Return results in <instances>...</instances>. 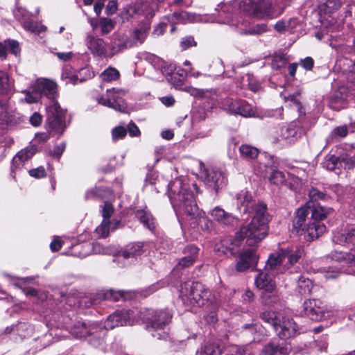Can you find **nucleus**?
Instances as JSON below:
<instances>
[{
	"mask_svg": "<svg viewBox=\"0 0 355 355\" xmlns=\"http://www.w3.org/2000/svg\"><path fill=\"white\" fill-rule=\"evenodd\" d=\"M284 4L279 0H275L274 3H268V17H277L279 16L284 10Z\"/></svg>",
	"mask_w": 355,
	"mask_h": 355,
	"instance_id": "obj_36",
	"label": "nucleus"
},
{
	"mask_svg": "<svg viewBox=\"0 0 355 355\" xmlns=\"http://www.w3.org/2000/svg\"><path fill=\"white\" fill-rule=\"evenodd\" d=\"M23 27L25 30L35 33H40L41 32L45 31L46 29V27L44 25L37 22H33L32 21H24Z\"/></svg>",
	"mask_w": 355,
	"mask_h": 355,
	"instance_id": "obj_46",
	"label": "nucleus"
},
{
	"mask_svg": "<svg viewBox=\"0 0 355 355\" xmlns=\"http://www.w3.org/2000/svg\"><path fill=\"white\" fill-rule=\"evenodd\" d=\"M220 107L225 112L239 114L244 117L254 116L257 110L244 100H239L232 97L223 98L219 103Z\"/></svg>",
	"mask_w": 355,
	"mask_h": 355,
	"instance_id": "obj_8",
	"label": "nucleus"
},
{
	"mask_svg": "<svg viewBox=\"0 0 355 355\" xmlns=\"http://www.w3.org/2000/svg\"><path fill=\"white\" fill-rule=\"evenodd\" d=\"M211 215L217 220L225 225H233L235 221V218L231 214L219 207L214 208L211 211Z\"/></svg>",
	"mask_w": 355,
	"mask_h": 355,
	"instance_id": "obj_32",
	"label": "nucleus"
},
{
	"mask_svg": "<svg viewBox=\"0 0 355 355\" xmlns=\"http://www.w3.org/2000/svg\"><path fill=\"white\" fill-rule=\"evenodd\" d=\"M182 205H180L179 209H177V205L175 203H173V207L174 208L176 212H181L182 210L187 215L189 216H196L198 211V207L196 204V201H180Z\"/></svg>",
	"mask_w": 355,
	"mask_h": 355,
	"instance_id": "obj_30",
	"label": "nucleus"
},
{
	"mask_svg": "<svg viewBox=\"0 0 355 355\" xmlns=\"http://www.w3.org/2000/svg\"><path fill=\"white\" fill-rule=\"evenodd\" d=\"M100 26L101 28V33L103 35L109 33L114 28V24L110 19H101L100 21Z\"/></svg>",
	"mask_w": 355,
	"mask_h": 355,
	"instance_id": "obj_52",
	"label": "nucleus"
},
{
	"mask_svg": "<svg viewBox=\"0 0 355 355\" xmlns=\"http://www.w3.org/2000/svg\"><path fill=\"white\" fill-rule=\"evenodd\" d=\"M284 251H286L285 258H288V263L286 266H293L295 263H297L301 257H302L304 254V249L302 246H297L295 250H290L289 248L283 249Z\"/></svg>",
	"mask_w": 355,
	"mask_h": 355,
	"instance_id": "obj_28",
	"label": "nucleus"
},
{
	"mask_svg": "<svg viewBox=\"0 0 355 355\" xmlns=\"http://www.w3.org/2000/svg\"><path fill=\"white\" fill-rule=\"evenodd\" d=\"M303 132L301 127L295 123H291L288 127L278 128L272 135L273 143L284 142L291 144L299 139Z\"/></svg>",
	"mask_w": 355,
	"mask_h": 355,
	"instance_id": "obj_11",
	"label": "nucleus"
},
{
	"mask_svg": "<svg viewBox=\"0 0 355 355\" xmlns=\"http://www.w3.org/2000/svg\"><path fill=\"white\" fill-rule=\"evenodd\" d=\"M85 44L94 56L111 58L108 55L110 53L109 45L103 38L95 36L91 33H87Z\"/></svg>",
	"mask_w": 355,
	"mask_h": 355,
	"instance_id": "obj_12",
	"label": "nucleus"
},
{
	"mask_svg": "<svg viewBox=\"0 0 355 355\" xmlns=\"http://www.w3.org/2000/svg\"><path fill=\"white\" fill-rule=\"evenodd\" d=\"M87 328L88 323H85L81 321H77L70 328L69 332L73 336H74L76 338L86 339L87 334Z\"/></svg>",
	"mask_w": 355,
	"mask_h": 355,
	"instance_id": "obj_31",
	"label": "nucleus"
},
{
	"mask_svg": "<svg viewBox=\"0 0 355 355\" xmlns=\"http://www.w3.org/2000/svg\"><path fill=\"white\" fill-rule=\"evenodd\" d=\"M124 94L123 90L112 88L107 89L106 94L98 97L97 101L101 105L122 112L126 108L125 103L122 99Z\"/></svg>",
	"mask_w": 355,
	"mask_h": 355,
	"instance_id": "obj_10",
	"label": "nucleus"
},
{
	"mask_svg": "<svg viewBox=\"0 0 355 355\" xmlns=\"http://www.w3.org/2000/svg\"><path fill=\"white\" fill-rule=\"evenodd\" d=\"M222 349L216 342H207L196 352V355H220Z\"/></svg>",
	"mask_w": 355,
	"mask_h": 355,
	"instance_id": "obj_29",
	"label": "nucleus"
},
{
	"mask_svg": "<svg viewBox=\"0 0 355 355\" xmlns=\"http://www.w3.org/2000/svg\"><path fill=\"white\" fill-rule=\"evenodd\" d=\"M313 288V283L309 278L300 277L297 283V292L300 295L310 294Z\"/></svg>",
	"mask_w": 355,
	"mask_h": 355,
	"instance_id": "obj_38",
	"label": "nucleus"
},
{
	"mask_svg": "<svg viewBox=\"0 0 355 355\" xmlns=\"http://www.w3.org/2000/svg\"><path fill=\"white\" fill-rule=\"evenodd\" d=\"M266 213L265 206L259 207L250 224L243 226L236 233L234 239L224 238L215 246L216 251L223 254L229 251L232 255L237 257L235 264L237 272H244L257 263L258 257L254 250L248 248L241 250V248L244 239H246V243L248 245H253L265 237L266 235Z\"/></svg>",
	"mask_w": 355,
	"mask_h": 355,
	"instance_id": "obj_1",
	"label": "nucleus"
},
{
	"mask_svg": "<svg viewBox=\"0 0 355 355\" xmlns=\"http://www.w3.org/2000/svg\"><path fill=\"white\" fill-rule=\"evenodd\" d=\"M148 33V28H140L136 29L132 34V40L130 41L132 43V46L137 44H141L144 42Z\"/></svg>",
	"mask_w": 355,
	"mask_h": 355,
	"instance_id": "obj_47",
	"label": "nucleus"
},
{
	"mask_svg": "<svg viewBox=\"0 0 355 355\" xmlns=\"http://www.w3.org/2000/svg\"><path fill=\"white\" fill-rule=\"evenodd\" d=\"M65 148V143H62L59 145L55 146L50 154L51 156L55 157L59 159L61 155H62L63 152L64 151Z\"/></svg>",
	"mask_w": 355,
	"mask_h": 355,
	"instance_id": "obj_63",
	"label": "nucleus"
},
{
	"mask_svg": "<svg viewBox=\"0 0 355 355\" xmlns=\"http://www.w3.org/2000/svg\"><path fill=\"white\" fill-rule=\"evenodd\" d=\"M4 43L6 46L7 52L10 51L12 53L17 55L20 51L19 43L17 41L6 40L4 41Z\"/></svg>",
	"mask_w": 355,
	"mask_h": 355,
	"instance_id": "obj_56",
	"label": "nucleus"
},
{
	"mask_svg": "<svg viewBox=\"0 0 355 355\" xmlns=\"http://www.w3.org/2000/svg\"><path fill=\"white\" fill-rule=\"evenodd\" d=\"M78 74V83L85 81L86 80L90 79L94 76V73L92 68L89 67H85L80 69L77 71Z\"/></svg>",
	"mask_w": 355,
	"mask_h": 355,
	"instance_id": "obj_48",
	"label": "nucleus"
},
{
	"mask_svg": "<svg viewBox=\"0 0 355 355\" xmlns=\"http://www.w3.org/2000/svg\"><path fill=\"white\" fill-rule=\"evenodd\" d=\"M180 297L187 306H206L210 310L218 306L214 294L203 284L197 282H188L182 286Z\"/></svg>",
	"mask_w": 355,
	"mask_h": 355,
	"instance_id": "obj_3",
	"label": "nucleus"
},
{
	"mask_svg": "<svg viewBox=\"0 0 355 355\" xmlns=\"http://www.w3.org/2000/svg\"><path fill=\"white\" fill-rule=\"evenodd\" d=\"M132 46V43L129 40L128 35L123 33H114L111 39L110 45H109L110 58L119 53L121 51Z\"/></svg>",
	"mask_w": 355,
	"mask_h": 355,
	"instance_id": "obj_16",
	"label": "nucleus"
},
{
	"mask_svg": "<svg viewBox=\"0 0 355 355\" xmlns=\"http://www.w3.org/2000/svg\"><path fill=\"white\" fill-rule=\"evenodd\" d=\"M167 80L175 88H180L184 83L182 78H179L177 74H175L174 73L168 78Z\"/></svg>",
	"mask_w": 355,
	"mask_h": 355,
	"instance_id": "obj_62",
	"label": "nucleus"
},
{
	"mask_svg": "<svg viewBox=\"0 0 355 355\" xmlns=\"http://www.w3.org/2000/svg\"><path fill=\"white\" fill-rule=\"evenodd\" d=\"M61 78L66 81V84L76 85L78 83L77 72H73L69 66L63 67Z\"/></svg>",
	"mask_w": 355,
	"mask_h": 355,
	"instance_id": "obj_41",
	"label": "nucleus"
},
{
	"mask_svg": "<svg viewBox=\"0 0 355 355\" xmlns=\"http://www.w3.org/2000/svg\"><path fill=\"white\" fill-rule=\"evenodd\" d=\"M287 62L286 56L282 52L275 53L270 56V66L274 70H278L284 67Z\"/></svg>",
	"mask_w": 355,
	"mask_h": 355,
	"instance_id": "obj_33",
	"label": "nucleus"
},
{
	"mask_svg": "<svg viewBox=\"0 0 355 355\" xmlns=\"http://www.w3.org/2000/svg\"><path fill=\"white\" fill-rule=\"evenodd\" d=\"M167 195L170 200H191L195 196L189 193L187 185L182 180L176 178L168 185Z\"/></svg>",
	"mask_w": 355,
	"mask_h": 355,
	"instance_id": "obj_14",
	"label": "nucleus"
},
{
	"mask_svg": "<svg viewBox=\"0 0 355 355\" xmlns=\"http://www.w3.org/2000/svg\"><path fill=\"white\" fill-rule=\"evenodd\" d=\"M116 318L117 315L113 313L108 316L105 323L103 324L107 330L112 329L115 327H120L119 325V323L117 322V319H116Z\"/></svg>",
	"mask_w": 355,
	"mask_h": 355,
	"instance_id": "obj_58",
	"label": "nucleus"
},
{
	"mask_svg": "<svg viewBox=\"0 0 355 355\" xmlns=\"http://www.w3.org/2000/svg\"><path fill=\"white\" fill-rule=\"evenodd\" d=\"M224 352L226 355H250L246 347H242L234 344H227L224 347Z\"/></svg>",
	"mask_w": 355,
	"mask_h": 355,
	"instance_id": "obj_35",
	"label": "nucleus"
},
{
	"mask_svg": "<svg viewBox=\"0 0 355 355\" xmlns=\"http://www.w3.org/2000/svg\"><path fill=\"white\" fill-rule=\"evenodd\" d=\"M119 224L117 220L103 219L102 223L96 228L95 234L98 238L108 236L110 232L116 230Z\"/></svg>",
	"mask_w": 355,
	"mask_h": 355,
	"instance_id": "obj_24",
	"label": "nucleus"
},
{
	"mask_svg": "<svg viewBox=\"0 0 355 355\" xmlns=\"http://www.w3.org/2000/svg\"><path fill=\"white\" fill-rule=\"evenodd\" d=\"M339 163V158L335 155L328 157L323 163L324 167L329 170H334Z\"/></svg>",
	"mask_w": 355,
	"mask_h": 355,
	"instance_id": "obj_53",
	"label": "nucleus"
},
{
	"mask_svg": "<svg viewBox=\"0 0 355 355\" xmlns=\"http://www.w3.org/2000/svg\"><path fill=\"white\" fill-rule=\"evenodd\" d=\"M37 148L35 145H31L18 152L13 157L11 166V174L15 178L16 171L21 169L26 161L31 159L36 153Z\"/></svg>",
	"mask_w": 355,
	"mask_h": 355,
	"instance_id": "obj_15",
	"label": "nucleus"
},
{
	"mask_svg": "<svg viewBox=\"0 0 355 355\" xmlns=\"http://www.w3.org/2000/svg\"><path fill=\"white\" fill-rule=\"evenodd\" d=\"M116 314L117 322L120 327L125 325H132L139 318V311L137 310H121L113 313Z\"/></svg>",
	"mask_w": 355,
	"mask_h": 355,
	"instance_id": "obj_23",
	"label": "nucleus"
},
{
	"mask_svg": "<svg viewBox=\"0 0 355 355\" xmlns=\"http://www.w3.org/2000/svg\"><path fill=\"white\" fill-rule=\"evenodd\" d=\"M320 272L324 274L326 279H335L338 277L339 272L338 271L332 270L330 267H320L319 268Z\"/></svg>",
	"mask_w": 355,
	"mask_h": 355,
	"instance_id": "obj_61",
	"label": "nucleus"
},
{
	"mask_svg": "<svg viewBox=\"0 0 355 355\" xmlns=\"http://www.w3.org/2000/svg\"><path fill=\"white\" fill-rule=\"evenodd\" d=\"M16 331L21 337H26L33 331V327L26 323H19L16 326Z\"/></svg>",
	"mask_w": 355,
	"mask_h": 355,
	"instance_id": "obj_50",
	"label": "nucleus"
},
{
	"mask_svg": "<svg viewBox=\"0 0 355 355\" xmlns=\"http://www.w3.org/2000/svg\"><path fill=\"white\" fill-rule=\"evenodd\" d=\"M199 249L195 245H188L184 250V254H191V257L184 256L178 262V266L188 268L193 264L198 257Z\"/></svg>",
	"mask_w": 355,
	"mask_h": 355,
	"instance_id": "obj_26",
	"label": "nucleus"
},
{
	"mask_svg": "<svg viewBox=\"0 0 355 355\" xmlns=\"http://www.w3.org/2000/svg\"><path fill=\"white\" fill-rule=\"evenodd\" d=\"M313 201H307L305 206L300 207L296 212V216L293 220V229L296 230L297 233L304 231V225L306 221V217L311 214V206L308 205L309 202Z\"/></svg>",
	"mask_w": 355,
	"mask_h": 355,
	"instance_id": "obj_22",
	"label": "nucleus"
},
{
	"mask_svg": "<svg viewBox=\"0 0 355 355\" xmlns=\"http://www.w3.org/2000/svg\"><path fill=\"white\" fill-rule=\"evenodd\" d=\"M145 244L141 242L128 244L121 252V255L125 258L137 257L141 256L145 251Z\"/></svg>",
	"mask_w": 355,
	"mask_h": 355,
	"instance_id": "obj_25",
	"label": "nucleus"
},
{
	"mask_svg": "<svg viewBox=\"0 0 355 355\" xmlns=\"http://www.w3.org/2000/svg\"><path fill=\"white\" fill-rule=\"evenodd\" d=\"M137 216L140 218L141 222L150 230L155 227L154 219L150 213L146 211H137Z\"/></svg>",
	"mask_w": 355,
	"mask_h": 355,
	"instance_id": "obj_43",
	"label": "nucleus"
},
{
	"mask_svg": "<svg viewBox=\"0 0 355 355\" xmlns=\"http://www.w3.org/2000/svg\"><path fill=\"white\" fill-rule=\"evenodd\" d=\"M343 189L339 185H334L325 192L313 188L309 191L310 200H322L324 198H335L342 197Z\"/></svg>",
	"mask_w": 355,
	"mask_h": 355,
	"instance_id": "obj_18",
	"label": "nucleus"
},
{
	"mask_svg": "<svg viewBox=\"0 0 355 355\" xmlns=\"http://www.w3.org/2000/svg\"><path fill=\"white\" fill-rule=\"evenodd\" d=\"M327 347V335H322L312 343H310V352L313 355H318L319 352H326Z\"/></svg>",
	"mask_w": 355,
	"mask_h": 355,
	"instance_id": "obj_27",
	"label": "nucleus"
},
{
	"mask_svg": "<svg viewBox=\"0 0 355 355\" xmlns=\"http://www.w3.org/2000/svg\"><path fill=\"white\" fill-rule=\"evenodd\" d=\"M303 311L312 320L320 321L334 315L338 309L327 306L320 300L310 299L304 302Z\"/></svg>",
	"mask_w": 355,
	"mask_h": 355,
	"instance_id": "obj_7",
	"label": "nucleus"
},
{
	"mask_svg": "<svg viewBox=\"0 0 355 355\" xmlns=\"http://www.w3.org/2000/svg\"><path fill=\"white\" fill-rule=\"evenodd\" d=\"M348 133V128L347 125H342L335 128L333 130L332 134L335 137H345Z\"/></svg>",
	"mask_w": 355,
	"mask_h": 355,
	"instance_id": "obj_64",
	"label": "nucleus"
},
{
	"mask_svg": "<svg viewBox=\"0 0 355 355\" xmlns=\"http://www.w3.org/2000/svg\"><path fill=\"white\" fill-rule=\"evenodd\" d=\"M107 330L104 324L98 322L88 323L86 339L93 346L98 347L104 343Z\"/></svg>",
	"mask_w": 355,
	"mask_h": 355,
	"instance_id": "obj_13",
	"label": "nucleus"
},
{
	"mask_svg": "<svg viewBox=\"0 0 355 355\" xmlns=\"http://www.w3.org/2000/svg\"><path fill=\"white\" fill-rule=\"evenodd\" d=\"M304 239L307 241H312L318 239L326 231V226L322 222L318 221L317 220H309V223L304 225Z\"/></svg>",
	"mask_w": 355,
	"mask_h": 355,
	"instance_id": "obj_17",
	"label": "nucleus"
},
{
	"mask_svg": "<svg viewBox=\"0 0 355 355\" xmlns=\"http://www.w3.org/2000/svg\"><path fill=\"white\" fill-rule=\"evenodd\" d=\"M270 182L274 184H282L286 180L285 174L279 170H273L268 178Z\"/></svg>",
	"mask_w": 355,
	"mask_h": 355,
	"instance_id": "obj_49",
	"label": "nucleus"
},
{
	"mask_svg": "<svg viewBox=\"0 0 355 355\" xmlns=\"http://www.w3.org/2000/svg\"><path fill=\"white\" fill-rule=\"evenodd\" d=\"M286 253V251H284L283 249H280L277 252L270 254L268 258V266H269L271 270H276L277 273H282L288 268V266L286 265L282 266L283 260L285 259Z\"/></svg>",
	"mask_w": 355,
	"mask_h": 355,
	"instance_id": "obj_20",
	"label": "nucleus"
},
{
	"mask_svg": "<svg viewBox=\"0 0 355 355\" xmlns=\"http://www.w3.org/2000/svg\"><path fill=\"white\" fill-rule=\"evenodd\" d=\"M21 93L25 94L24 101L29 104L36 103L42 96H46L50 100V103L46 108L47 123L51 129L62 132L64 129L65 112L55 101L57 85L54 81L39 78L30 89L22 90Z\"/></svg>",
	"mask_w": 355,
	"mask_h": 355,
	"instance_id": "obj_2",
	"label": "nucleus"
},
{
	"mask_svg": "<svg viewBox=\"0 0 355 355\" xmlns=\"http://www.w3.org/2000/svg\"><path fill=\"white\" fill-rule=\"evenodd\" d=\"M332 240L334 243L340 245H354L355 227L349 226L343 232L335 233Z\"/></svg>",
	"mask_w": 355,
	"mask_h": 355,
	"instance_id": "obj_19",
	"label": "nucleus"
},
{
	"mask_svg": "<svg viewBox=\"0 0 355 355\" xmlns=\"http://www.w3.org/2000/svg\"><path fill=\"white\" fill-rule=\"evenodd\" d=\"M105 298L113 301H119L121 298H125L124 292L122 291H114L110 290L105 294Z\"/></svg>",
	"mask_w": 355,
	"mask_h": 355,
	"instance_id": "obj_57",
	"label": "nucleus"
},
{
	"mask_svg": "<svg viewBox=\"0 0 355 355\" xmlns=\"http://www.w3.org/2000/svg\"><path fill=\"white\" fill-rule=\"evenodd\" d=\"M12 87V84L10 81L8 75L3 71H0V93L3 95L8 94Z\"/></svg>",
	"mask_w": 355,
	"mask_h": 355,
	"instance_id": "obj_39",
	"label": "nucleus"
},
{
	"mask_svg": "<svg viewBox=\"0 0 355 355\" xmlns=\"http://www.w3.org/2000/svg\"><path fill=\"white\" fill-rule=\"evenodd\" d=\"M311 212V218L309 220H317L322 222L327 216L328 211L320 206L312 207Z\"/></svg>",
	"mask_w": 355,
	"mask_h": 355,
	"instance_id": "obj_44",
	"label": "nucleus"
},
{
	"mask_svg": "<svg viewBox=\"0 0 355 355\" xmlns=\"http://www.w3.org/2000/svg\"><path fill=\"white\" fill-rule=\"evenodd\" d=\"M170 19L173 23L185 24L194 21L193 16L186 11L173 12L170 17Z\"/></svg>",
	"mask_w": 355,
	"mask_h": 355,
	"instance_id": "obj_37",
	"label": "nucleus"
},
{
	"mask_svg": "<svg viewBox=\"0 0 355 355\" xmlns=\"http://www.w3.org/2000/svg\"><path fill=\"white\" fill-rule=\"evenodd\" d=\"M28 174L35 178H42L46 175L45 168L43 166H39L28 171Z\"/></svg>",
	"mask_w": 355,
	"mask_h": 355,
	"instance_id": "obj_60",
	"label": "nucleus"
},
{
	"mask_svg": "<svg viewBox=\"0 0 355 355\" xmlns=\"http://www.w3.org/2000/svg\"><path fill=\"white\" fill-rule=\"evenodd\" d=\"M216 10L227 15V18L239 12L247 13L257 18H263L266 10V0H232L229 3L218 5Z\"/></svg>",
	"mask_w": 355,
	"mask_h": 355,
	"instance_id": "obj_4",
	"label": "nucleus"
},
{
	"mask_svg": "<svg viewBox=\"0 0 355 355\" xmlns=\"http://www.w3.org/2000/svg\"><path fill=\"white\" fill-rule=\"evenodd\" d=\"M239 151L243 157L248 159H255L259 153L257 148L248 144L241 145Z\"/></svg>",
	"mask_w": 355,
	"mask_h": 355,
	"instance_id": "obj_40",
	"label": "nucleus"
},
{
	"mask_svg": "<svg viewBox=\"0 0 355 355\" xmlns=\"http://www.w3.org/2000/svg\"><path fill=\"white\" fill-rule=\"evenodd\" d=\"M155 69H158L160 72L166 76V79L169 78L175 70V67L173 64H168L159 58L154 55H147L146 58Z\"/></svg>",
	"mask_w": 355,
	"mask_h": 355,
	"instance_id": "obj_21",
	"label": "nucleus"
},
{
	"mask_svg": "<svg viewBox=\"0 0 355 355\" xmlns=\"http://www.w3.org/2000/svg\"><path fill=\"white\" fill-rule=\"evenodd\" d=\"M200 171L203 168L202 177L204 178L205 184L210 188L217 191L220 188L225 187L227 182L225 173L220 169L212 168L206 170L205 165L202 162H199Z\"/></svg>",
	"mask_w": 355,
	"mask_h": 355,
	"instance_id": "obj_9",
	"label": "nucleus"
},
{
	"mask_svg": "<svg viewBox=\"0 0 355 355\" xmlns=\"http://www.w3.org/2000/svg\"><path fill=\"white\" fill-rule=\"evenodd\" d=\"M124 11L128 17H133L140 14L139 6L133 3L129 4L124 8Z\"/></svg>",
	"mask_w": 355,
	"mask_h": 355,
	"instance_id": "obj_59",
	"label": "nucleus"
},
{
	"mask_svg": "<svg viewBox=\"0 0 355 355\" xmlns=\"http://www.w3.org/2000/svg\"><path fill=\"white\" fill-rule=\"evenodd\" d=\"M172 313L168 309L148 310L144 320L146 329L152 332V336L157 339L167 336L166 327L171 321Z\"/></svg>",
	"mask_w": 355,
	"mask_h": 355,
	"instance_id": "obj_5",
	"label": "nucleus"
},
{
	"mask_svg": "<svg viewBox=\"0 0 355 355\" xmlns=\"http://www.w3.org/2000/svg\"><path fill=\"white\" fill-rule=\"evenodd\" d=\"M255 284L257 287L260 289L263 290L262 293L263 294L266 292V273L263 272H259L257 276L255 278Z\"/></svg>",
	"mask_w": 355,
	"mask_h": 355,
	"instance_id": "obj_51",
	"label": "nucleus"
},
{
	"mask_svg": "<svg viewBox=\"0 0 355 355\" xmlns=\"http://www.w3.org/2000/svg\"><path fill=\"white\" fill-rule=\"evenodd\" d=\"M102 216L103 219L110 220V216L114 212V207L110 201H105L102 207Z\"/></svg>",
	"mask_w": 355,
	"mask_h": 355,
	"instance_id": "obj_55",
	"label": "nucleus"
},
{
	"mask_svg": "<svg viewBox=\"0 0 355 355\" xmlns=\"http://www.w3.org/2000/svg\"><path fill=\"white\" fill-rule=\"evenodd\" d=\"M119 71L114 67H108L101 75L103 81L112 82L119 78Z\"/></svg>",
	"mask_w": 355,
	"mask_h": 355,
	"instance_id": "obj_45",
	"label": "nucleus"
},
{
	"mask_svg": "<svg viewBox=\"0 0 355 355\" xmlns=\"http://www.w3.org/2000/svg\"><path fill=\"white\" fill-rule=\"evenodd\" d=\"M111 193V191L109 189H103L95 187L91 190H89L86 193V198H107L109 194Z\"/></svg>",
	"mask_w": 355,
	"mask_h": 355,
	"instance_id": "obj_42",
	"label": "nucleus"
},
{
	"mask_svg": "<svg viewBox=\"0 0 355 355\" xmlns=\"http://www.w3.org/2000/svg\"><path fill=\"white\" fill-rule=\"evenodd\" d=\"M268 323L282 339L290 338L295 336L298 331V325L293 319L284 315L282 313H268Z\"/></svg>",
	"mask_w": 355,
	"mask_h": 355,
	"instance_id": "obj_6",
	"label": "nucleus"
},
{
	"mask_svg": "<svg viewBox=\"0 0 355 355\" xmlns=\"http://www.w3.org/2000/svg\"><path fill=\"white\" fill-rule=\"evenodd\" d=\"M127 135V130L125 127L118 126L114 128L112 132V137L114 141L123 139Z\"/></svg>",
	"mask_w": 355,
	"mask_h": 355,
	"instance_id": "obj_54",
	"label": "nucleus"
},
{
	"mask_svg": "<svg viewBox=\"0 0 355 355\" xmlns=\"http://www.w3.org/2000/svg\"><path fill=\"white\" fill-rule=\"evenodd\" d=\"M291 347L288 344L282 343L277 345H268V355H288Z\"/></svg>",
	"mask_w": 355,
	"mask_h": 355,
	"instance_id": "obj_34",
	"label": "nucleus"
}]
</instances>
